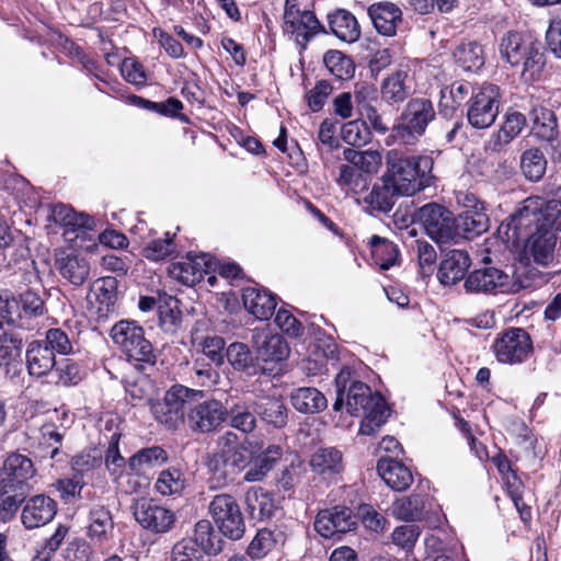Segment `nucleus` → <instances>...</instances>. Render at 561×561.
Listing matches in <instances>:
<instances>
[{
	"instance_id": "nucleus-1",
	"label": "nucleus",
	"mask_w": 561,
	"mask_h": 561,
	"mask_svg": "<svg viewBox=\"0 0 561 561\" xmlns=\"http://www.w3.org/2000/svg\"><path fill=\"white\" fill-rule=\"evenodd\" d=\"M561 214V203H545L539 197H529L507 221L499 227L502 239L512 244L525 242L524 253L536 264L548 266L553 261L557 243L554 225Z\"/></svg>"
},
{
	"instance_id": "nucleus-2",
	"label": "nucleus",
	"mask_w": 561,
	"mask_h": 561,
	"mask_svg": "<svg viewBox=\"0 0 561 561\" xmlns=\"http://www.w3.org/2000/svg\"><path fill=\"white\" fill-rule=\"evenodd\" d=\"M351 368L344 367L335 377L336 399L334 411L344 407L353 416L363 415L359 432L373 435L383 425L389 416L387 403L382 396L374 393L369 386L353 379Z\"/></svg>"
},
{
	"instance_id": "nucleus-3",
	"label": "nucleus",
	"mask_w": 561,
	"mask_h": 561,
	"mask_svg": "<svg viewBox=\"0 0 561 561\" xmlns=\"http://www.w3.org/2000/svg\"><path fill=\"white\" fill-rule=\"evenodd\" d=\"M432 164L428 157L407 156L391 149L386 157L385 182L392 183L399 195L412 196L432 184Z\"/></svg>"
},
{
	"instance_id": "nucleus-4",
	"label": "nucleus",
	"mask_w": 561,
	"mask_h": 561,
	"mask_svg": "<svg viewBox=\"0 0 561 561\" xmlns=\"http://www.w3.org/2000/svg\"><path fill=\"white\" fill-rule=\"evenodd\" d=\"M436 116L433 103L425 98L411 99L404 106L398 124L392 128V138L404 146H414L425 134Z\"/></svg>"
},
{
	"instance_id": "nucleus-5",
	"label": "nucleus",
	"mask_w": 561,
	"mask_h": 561,
	"mask_svg": "<svg viewBox=\"0 0 561 561\" xmlns=\"http://www.w3.org/2000/svg\"><path fill=\"white\" fill-rule=\"evenodd\" d=\"M110 336L129 362L150 366L157 363L153 345L146 339L144 328L136 321L121 320L116 322L110 331Z\"/></svg>"
},
{
	"instance_id": "nucleus-6",
	"label": "nucleus",
	"mask_w": 561,
	"mask_h": 561,
	"mask_svg": "<svg viewBox=\"0 0 561 561\" xmlns=\"http://www.w3.org/2000/svg\"><path fill=\"white\" fill-rule=\"evenodd\" d=\"M500 54L502 59L512 67L522 66V75L527 80L536 79L545 65V57L539 46L534 42L525 41L517 32H508L502 37Z\"/></svg>"
},
{
	"instance_id": "nucleus-7",
	"label": "nucleus",
	"mask_w": 561,
	"mask_h": 561,
	"mask_svg": "<svg viewBox=\"0 0 561 561\" xmlns=\"http://www.w3.org/2000/svg\"><path fill=\"white\" fill-rule=\"evenodd\" d=\"M204 397L202 390H195L182 385L172 386L161 401L151 403L154 419L170 430L186 423L187 412L192 404Z\"/></svg>"
},
{
	"instance_id": "nucleus-8",
	"label": "nucleus",
	"mask_w": 561,
	"mask_h": 561,
	"mask_svg": "<svg viewBox=\"0 0 561 561\" xmlns=\"http://www.w3.org/2000/svg\"><path fill=\"white\" fill-rule=\"evenodd\" d=\"M500 103L501 92L497 85L483 82L476 87L467 103L468 123L477 129L489 128L499 115Z\"/></svg>"
},
{
	"instance_id": "nucleus-9",
	"label": "nucleus",
	"mask_w": 561,
	"mask_h": 561,
	"mask_svg": "<svg viewBox=\"0 0 561 561\" xmlns=\"http://www.w3.org/2000/svg\"><path fill=\"white\" fill-rule=\"evenodd\" d=\"M415 218L438 244L448 243L457 236L456 217L440 204L432 202L423 205L416 210Z\"/></svg>"
},
{
	"instance_id": "nucleus-10",
	"label": "nucleus",
	"mask_w": 561,
	"mask_h": 561,
	"mask_svg": "<svg viewBox=\"0 0 561 561\" xmlns=\"http://www.w3.org/2000/svg\"><path fill=\"white\" fill-rule=\"evenodd\" d=\"M282 27L286 35L305 49L322 26L312 11L300 9L298 0H286Z\"/></svg>"
},
{
	"instance_id": "nucleus-11",
	"label": "nucleus",
	"mask_w": 561,
	"mask_h": 561,
	"mask_svg": "<svg viewBox=\"0 0 561 561\" xmlns=\"http://www.w3.org/2000/svg\"><path fill=\"white\" fill-rule=\"evenodd\" d=\"M209 513L224 536L231 540H238L243 536L244 519L232 495L226 493L215 495L209 503Z\"/></svg>"
},
{
	"instance_id": "nucleus-12",
	"label": "nucleus",
	"mask_w": 561,
	"mask_h": 561,
	"mask_svg": "<svg viewBox=\"0 0 561 561\" xmlns=\"http://www.w3.org/2000/svg\"><path fill=\"white\" fill-rule=\"evenodd\" d=\"M492 350L500 363L522 364L533 354V341L524 329L510 328L495 339Z\"/></svg>"
},
{
	"instance_id": "nucleus-13",
	"label": "nucleus",
	"mask_w": 561,
	"mask_h": 561,
	"mask_svg": "<svg viewBox=\"0 0 561 561\" xmlns=\"http://www.w3.org/2000/svg\"><path fill=\"white\" fill-rule=\"evenodd\" d=\"M36 474L37 469L30 457L21 453H11L0 467V483L31 493V482Z\"/></svg>"
},
{
	"instance_id": "nucleus-14",
	"label": "nucleus",
	"mask_w": 561,
	"mask_h": 561,
	"mask_svg": "<svg viewBox=\"0 0 561 561\" xmlns=\"http://www.w3.org/2000/svg\"><path fill=\"white\" fill-rule=\"evenodd\" d=\"M226 412L225 404L219 400H198L187 412L186 425L193 433L209 434L225 423Z\"/></svg>"
},
{
	"instance_id": "nucleus-15",
	"label": "nucleus",
	"mask_w": 561,
	"mask_h": 561,
	"mask_svg": "<svg viewBox=\"0 0 561 561\" xmlns=\"http://www.w3.org/2000/svg\"><path fill=\"white\" fill-rule=\"evenodd\" d=\"M136 522L145 529L162 534L169 531L174 523V513L150 499L136 500L131 506Z\"/></svg>"
},
{
	"instance_id": "nucleus-16",
	"label": "nucleus",
	"mask_w": 561,
	"mask_h": 561,
	"mask_svg": "<svg viewBox=\"0 0 561 561\" xmlns=\"http://www.w3.org/2000/svg\"><path fill=\"white\" fill-rule=\"evenodd\" d=\"M357 516L347 506H334L322 510L314 520V529L320 536L332 539L356 528Z\"/></svg>"
},
{
	"instance_id": "nucleus-17",
	"label": "nucleus",
	"mask_w": 561,
	"mask_h": 561,
	"mask_svg": "<svg viewBox=\"0 0 561 561\" xmlns=\"http://www.w3.org/2000/svg\"><path fill=\"white\" fill-rule=\"evenodd\" d=\"M250 463L247 448L234 449L227 454H213L208 457L207 468L219 483L234 482Z\"/></svg>"
},
{
	"instance_id": "nucleus-18",
	"label": "nucleus",
	"mask_w": 561,
	"mask_h": 561,
	"mask_svg": "<svg viewBox=\"0 0 561 561\" xmlns=\"http://www.w3.org/2000/svg\"><path fill=\"white\" fill-rule=\"evenodd\" d=\"M216 263L209 254H188L184 260L172 263L168 271L169 275L186 286H194L199 283L205 274L215 270Z\"/></svg>"
},
{
	"instance_id": "nucleus-19",
	"label": "nucleus",
	"mask_w": 561,
	"mask_h": 561,
	"mask_svg": "<svg viewBox=\"0 0 561 561\" xmlns=\"http://www.w3.org/2000/svg\"><path fill=\"white\" fill-rule=\"evenodd\" d=\"M87 300L91 313L95 314L99 319L107 318L117 300L116 278L106 276L96 279L90 287Z\"/></svg>"
},
{
	"instance_id": "nucleus-20",
	"label": "nucleus",
	"mask_w": 561,
	"mask_h": 561,
	"mask_svg": "<svg viewBox=\"0 0 561 561\" xmlns=\"http://www.w3.org/2000/svg\"><path fill=\"white\" fill-rule=\"evenodd\" d=\"M463 286L469 293H504L510 289V276L499 268L485 266L472 271Z\"/></svg>"
},
{
	"instance_id": "nucleus-21",
	"label": "nucleus",
	"mask_w": 561,
	"mask_h": 561,
	"mask_svg": "<svg viewBox=\"0 0 561 561\" xmlns=\"http://www.w3.org/2000/svg\"><path fill=\"white\" fill-rule=\"evenodd\" d=\"M24 503L21 522L27 529H35L48 524L57 513L56 502L45 494L33 495Z\"/></svg>"
},
{
	"instance_id": "nucleus-22",
	"label": "nucleus",
	"mask_w": 561,
	"mask_h": 561,
	"mask_svg": "<svg viewBox=\"0 0 561 561\" xmlns=\"http://www.w3.org/2000/svg\"><path fill=\"white\" fill-rule=\"evenodd\" d=\"M191 342L193 346L201 350L216 366L224 364L226 342L222 337L208 333L206 321L198 320L195 322L191 331Z\"/></svg>"
},
{
	"instance_id": "nucleus-23",
	"label": "nucleus",
	"mask_w": 561,
	"mask_h": 561,
	"mask_svg": "<svg viewBox=\"0 0 561 561\" xmlns=\"http://www.w3.org/2000/svg\"><path fill=\"white\" fill-rule=\"evenodd\" d=\"M59 275L76 287L82 286L90 277V262L78 254L60 253L55 260Z\"/></svg>"
},
{
	"instance_id": "nucleus-24",
	"label": "nucleus",
	"mask_w": 561,
	"mask_h": 561,
	"mask_svg": "<svg viewBox=\"0 0 561 561\" xmlns=\"http://www.w3.org/2000/svg\"><path fill=\"white\" fill-rule=\"evenodd\" d=\"M470 265L471 259L467 251L450 250L440 261L437 277L445 286L455 285L463 279Z\"/></svg>"
},
{
	"instance_id": "nucleus-25",
	"label": "nucleus",
	"mask_w": 561,
	"mask_h": 561,
	"mask_svg": "<svg viewBox=\"0 0 561 561\" xmlns=\"http://www.w3.org/2000/svg\"><path fill=\"white\" fill-rule=\"evenodd\" d=\"M368 15L376 31L385 36H393L397 27L402 23L401 9L388 1L373 3L368 8Z\"/></svg>"
},
{
	"instance_id": "nucleus-26",
	"label": "nucleus",
	"mask_w": 561,
	"mask_h": 561,
	"mask_svg": "<svg viewBox=\"0 0 561 561\" xmlns=\"http://www.w3.org/2000/svg\"><path fill=\"white\" fill-rule=\"evenodd\" d=\"M26 367L31 376L41 378L51 375L56 359L53 350L47 346V343L42 341H33L28 344L26 353Z\"/></svg>"
},
{
	"instance_id": "nucleus-27",
	"label": "nucleus",
	"mask_w": 561,
	"mask_h": 561,
	"mask_svg": "<svg viewBox=\"0 0 561 561\" xmlns=\"http://www.w3.org/2000/svg\"><path fill=\"white\" fill-rule=\"evenodd\" d=\"M114 530V522L108 507L103 504H93L89 511V525L87 537L94 545L107 542Z\"/></svg>"
},
{
	"instance_id": "nucleus-28",
	"label": "nucleus",
	"mask_w": 561,
	"mask_h": 561,
	"mask_svg": "<svg viewBox=\"0 0 561 561\" xmlns=\"http://www.w3.org/2000/svg\"><path fill=\"white\" fill-rule=\"evenodd\" d=\"M253 342L256 347V357L262 362H282L287 358L289 347L278 334H270L266 331L255 332Z\"/></svg>"
},
{
	"instance_id": "nucleus-29",
	"label": "nucleus",
	"mask_w": 561,
	"mask_h": 561,
	"mask_svg": "<svg viewBox=\"0 0 561 561\" xmlns=\"http://www.w3.org/2000/svg\"><path fill=\"white\" fill-rule=\"evenodd\" d=\"M168 461V453L160 446L139 449L128 459L131 473L149 479L151 472Z\"/></svg>"
},
{
	"instance_id": "nucleus-30",
	"label": "nucleus",
	"mask_w": 561,
	"mask_h": 561,
	"mask_svg": "<svg viewBox=\"0 0 561 561\" xmlns=\"http://www.w3.org/2000/svg\"><path fill=\"white\" fill-rule=\"evenodd\" d=\"M225 422L243 434L252 433L256 427L254 403L244 399H237L231 404L225 405Z\"/></svg>"
},
{
	"instance_id": "nucleus-31",
	"label": "nucleus",
	"mask_w": 561,
	"mask_h": 561,
	"mask_svg": "<svg viewBox=\"0 0 561 561\" xmlns=\"http://www.w3.org/2000/svg\"><path fill=\"white\" fill-rule=\"evenodd\" d=\"M377 471L386 484L394 491H404L413 482L410 469L392 458L379 459Z\"/></svg>"
},
{
	"instance_id": "nucleus-32",
	"label": "nucleus",
	"mask_w": 561,
	"mask_h": 561,
	"mask_svg": "<svg viewBox=\"0 0 561 561\" xmlns=\"http://www.w3.org/2000/svg\"><path fill=\"white\" fill-rule=\"evenodd\" d=\"M525 126L526 117L523 113L517 111H508L505 114V119L500 130L496 134H493L488 141V149L494 152H500L506 145H508L522 133Z\"/></svg>"
},
{
	"instance_id": "nucleus-33",
	"label": "nucleus",
	"mask_w": 561,
	"mask_h": 561,
	"mask_svg": "<svg viewBox=\"0 0 561 561\" xmlns=\"http://www.w3.org/2000/svg\"><path fill=\"white\" fill-rule=\"evenodd\" d=\"M242 300L244 308L257 320L270 319L276 308L274 295L254 287H248L243 290Z\"/></svg>"
},
{
	"instance_id": "nucleus-34",
	"label": "nucleus",
	"mask_w": 561,
	"mask_h": 561,
	"mask_svg": "<svg viewBox=\"0 0 561 561\" xmlns=\"http://www.w3.org/2000/svg\"><path fill=\"white\" fill-rule=\"evenodd\" d=\"M409 73L405 70H396L381 83V99L389 105L404 102L411 92Z\"/></svg>"
},
{
	"instance_id": "nucleus-35",
	"label": "nucleus",
	"mask_w": 561,
	"mask_h": 561,
	"mask_svg": "<svg viewBox=\"0 0 561 561\" xmlns=\"http://www.w3.org/2000/svg\"><path fill=\"white\" fill-rule=\"evenodd\" d=\"M329 26L337 38L346 43H354L360 36V26L356 18L344 9L329 15Z\"/></svg>"
},
{
	"instance_id": "nucleus-36",
	"label": "nucleus",
	"mask_w": 561,
	"mask_h": 561,
	"mask_svg": "<svg viewBox=\"0 0 561 561\" xmlns=\"http://www.w3.org/2000/svg\"><path fill=\"white\" fill-rule=\"evenodd\" d=\"M380 180L381 183H375L364 197V203L368 205L370 211L387 214L393 208L396 198L400 195L392 183L385 182V175Z\"/></svg>"
},
{
	"instance_id": "nucleus-37",
	"label": "nucleus",
	"mask_w": 561,
	"mask_h": 561,
	"mask_svg": "<svg viewBox=\"0 0 561 561\" xmlns=\"http://www.w3.org/2000/svg\"><path fill=\"white\" fill-rule=\"evenodd\" d=\"M254 410L263 422L276 428H282L287 424L288 410L278 398L264 397L254 402Z\"/></svg>"
},
{
	"instance_id": "nucleus-38",
	"label": "nucleus",
	"mask_w": 561,
	"mask_h": 561,
	"mask_svg": "<svg viewBox=\"0 0 561 561\" xmlns=\"http://www.w3.org/2000/svg\"><path fill=\"white\" fill-rule=\"evenodd\" d=\"M529 115L533 123L531 129L536 137L546 141H552L557 138L558 123L551 110L542 105H535Z\"/></svg>"
},
{
	"instance_id": "nucleus-39",
	"label": "nucleus",
	"mask_w": 561,
	"mask_h": 561,
	"mask_svg": "<svg viewBox=\"0 0 561 561\" xmlns=\"http://www.w3.org/2000/svg\"><path fill=\"white\" fill-rule=\"evenodd\" d=\"M457 232L461 231L463 237L472 239L488 231L489 217L484 211V207L480 209H465L456 218Z\"/></svg>"
},
{
	"instance_id": "nucleus-40",
	"label": "nucleus",
	"mask_w": 561,
	"mask_h": 561,
	"mask_svg": "<svg viewBox=\"0 0 561 561\" xmlns=\"http://www.w3.org/2000/svg\"><path fill=\"white\" fill-rule=\"evenodd\" d=\"M312 470L324 477H332L342 471V453L335 447L317 449L310 458Z\"/></svg>"
},
{
	"instance_id": "nucleus-41",
	"label": "nucleus",
	"mask_w": 561,
	"mask_h": 561,
	"mask_svg": "<svg viewBox=\"0 0 561 561\" xmlns=\"http://www.w3.org/2000/svg\"><path fill=\"white\" fill-rule=\"evenodd\" d=\"M293 407L301 413H318L327 408V399L318 389L301 387L290 393Z\"/></svg>"
},
{
	"instance_id": "nucleus-42",
	"label": "nucleus",
	"mask_w": 561,
	"mask_h": 561,
	"mask_svg": "<svg viewBox=\"0 0 561 561\" xmlns=\"http://www.w3.org/2000/svg\"><path fill=\"white\" fill-rule=\"evenodd\" d=\"M186 486V473L174 466L163 469L154 483L156 491L162 496L181 495Z\"/></svg>"
},
{
	"instance_id": "nucleus-43",
	"label": "nucleus",
	"mask_w": 561,
	"mask_h": 561,
	"mask_svg": "<svg viewBox=\"0 0 561 561\" xmlns=\"http://www.w3.org/2000/svg\"><path fill=\"white\" fill-rule=\"evenodd\" d=\"M343 158L360 173L366 175L368 180L379 171L382 164L381 153L377 150L359 151L347 148L343 151Z\"/></svg>"
},
{
	"instance_id": "nucleus-44",
	"label": "nucleus",
	"mask_w": 561,
	"mask_h": 561,
	"mask_svg": "<svg viewBox=\"0 0 561 561\" xmlns=\"http://www.w3.org/2000/svg\"><path fill=\"white\" fill-rule=\"evenodd\" d=\"M190 540L195 542L196 548L206 556H216L222 550V541L207 519H202L196 523L193 538Z\"/></svg>"
},
{
	"instance_id": "nucleus-45",
	"label": "nucleus",
	"mask_w": 561,
	"mask_h": 561,
	"mask_svg": "<svg viewBox=\"0 0 561 561\" xmlns=\"http://www.w3.org/2000/svg\"><path fill=\"white\" fill-rule=\"evenodd\" d=\"M456 64L465 71H477L484 65L482 47L477 42H462L453 53Z\"/></svg>"
},
{
	"instance_id": "nucleus-46",
	"label": "nucleus",
	"mask_w": 561,
	"mask_h": 561,
	"mask_svg": "<svg viewBox=\"0 0 561 561\" xmlns=\"http://www.w3.org/2000/svg\"><path fill=\"white\" fill-rule=\"evenodd\" d=\"M28 495V492L0 483V522H11Z\"/></svg>"
},
{
	"instance_id": "nucleus-47",
	"label": "nucleus",
	"mask_w": 561,
	"mask_h": 561,
	"mask_svg": "<svg viewBox=\"0 0 561 561\" xmlns=\"http://www.w3.org/2000/svg\"><path fill=\"white\" fill-rule=\"evenodd\" d=\"M425 507L424 497L419 494L403 496L394 501L390 507L391 514L400 520H419Z\"/></svg>"
},
{
	"instance_id": "nucleus-48",
	"label": "nucleus",
	"mask_w": 561,
	"mask_h": 561,
	"mask_svg": "<svg viewBox=\"0 0 561 561\" xmlns=\"http://www.w3.org/2000/svg\"><path fill=\"white\" fill-rule=\"evenodd\" d=\"M323 64L329 72L339 80H348L355 73L353 59L336 49H330L324 54Z\"/></svg>"
},
{
	"instance_id": "nucleus-49",
	"label": "nucleus",
	"mask_w": 561,
	"mask_h": 561,
	"mask_svg": "<svg viewBox=\"0 0 561 561\" xmlns=\"http://www.w3.org/2000/svg\"><path fill=\"white\" fill-rule=\"evenodd\" d=\"M283 537L282 531H273L267 528L260 529L248 547V554L253 559L263 558L277 542L283 540Z\"/></svg>"
},
{
	"instance_id": "nucleus-50",
	"label": "nucleus",
	"mask_w": 561,
	"mask_h": 561,
	"mask_svg": "<svg viewBox=\"0 0 561 561\" xmlns=\"http://www.w3.org/2000/svg\"><path fill=\"white\" fill-rule=\"evenodd\" d=\"M547 168V160L541 150L528 149L520 158V169L524 175L531 182L539 181Z\"/></svg>"
},
{
	"instance_id": "nucleus-51",
	"label": "nucleus",
	"mask_w": 561,
	"mask_h": 561,
	"mask_svg": "<svg viewBox=\"0 0 561 561\" xmlns=\"http://www.w3.org/2000/svg\"><path fill=\"white\" fill-rule=\"evenodd\" d=\"M23 340L14 332L0 333V366H10L21 358Z\"/></svg>"
},
{
	"instance_id": "nucleus-52",
	"label": "nucleus",
	"mask_w": 561,
	"mask_h": 561,
	"mask_svg": "<svg viewBox=\"0 0 561 561\" xmlns=\"http://www.w3.org/2000/svg\"><path fill=\"white\" fill-rule=\"evenodd\" d=\"M371 245L374 248L373 255L375 262L381 270H389L397 263L400 252L393 242L374 236L371 238Z\"/></svg>"
},
{
	"instance_id": "nucleus-53",
	"label": "nucleus",
	"mask_w": 561,
	"mask_h": 561,
	"mask_svg": "<svg viewBox=\"0 0 561 561\" xmlns=\"http://www.w3.org/2000/svg\"><path fill=\"white\" fill-rule=\"evenodd\" d=\"M245 503L252 516L268 518L274 513V502L268 494L251 489L245 494Z\"/></svg>"
},
{
	"instance_id": "nucleus-54",
	"label": "nucleus",
	"mask_w": 561,
	"mask_h": 561,
	"mask_svg": "<svg viewBox=\"0 0 561 561\" xmlns=\"http://www.w3.org/2000/svg\"><path fill=\"white\" fill-rule=\"evenodd\" d=\"M336 183L341 187L347 188L357 194L367 188L369 180L354 165L348 163L341 164L339 167V178L336 179Z\"/></svg>"
},
{
	"instance_id": "nucleus-55",
	"label": "nucleus",
	"mask_w": 561,
	"mask_h": 561,
	"mask_svg": "<svg viewBox=\"0 0 561 561\" xmlns=\"http://www.w3.org/2000/svg\"><path fill=\"white\" fill-rule=\"evenodd\" d=\"M175 252L173 237L167 232L163 239H154L146 244L142 254L150 261H161Z\"/></svg>"
},
{
	"instance_id": "nucleus-56",
	"label": "nucleus",
	"mask_w": 561,
	"mask_h": 561,
	"mask_svg": "<svg viewBox=\"0 0 561 561\" xmlns=\"http://www.w3.org/2000/svg\"><path fill=\"white\" fill-rule=\"evenodd\" d=\"M341 136L346 144L360 147L369 140L370 131L365 122L355 119L342 126Z\"/></svg>"
},
{
	"instance_id": "nucleus-57",
	"label": "nucleus",
	"mask_w": 561,
	"mask_h": 561,
	"mask_svg": "<svg viewBox=\"0 0 561 561\" xmlns=\"http://www.w3.org/2000/svg\"><path fill=\"white\" fill-rule=\"evenodd\" d=\"M50 382L56 385H76L80 380V370L76 363L70 359H64L56 366L50 375Z\"/></svg>"
},
{
	"instance_id": "nucleus-58",
	"label": "nucleus",
	"mask_w": 561,
	"mask_h": 561,
	"mask_svg": "<svg viewBox=\"0 0 561 561\" xmlns=\"http://www.w3.org/2000/svg\"><path fill=\"white\" fill-rule=\"evenodd\" d=\"M126 392L130 397L134 405L141 402H148L150 404L153 403L152 396L154 393V386L146 376H141L135 381L128 383Z\"/></svg>"
},
{
	"instance_id": "nucleus-59",
	"label": "nucleus",
	"mask_w": 561,
	"mask_h": 561,
	"mask_svg": "<svg viewBox=\"0 0 561 561\" xmlns=\"http://www.w3.org/2000/svg\"><path fill=\"white\" fill-rule=\"evenodd\" d=\"M19 302L22 316L25 317H41L46 311L44 300L34 289H26L21 293Z\"/></svg>"
},
{
	"instance_id": "nucleus-60",
	"label": "nucleus",
	"mask_w": 561,
	"mask_h": 561,
	"mask_svg": "<svg viewBox=\"0 0 561 561\" xmlns=\"http://www.w3.org/2000/svg\"><path fill=\"white\" fill-rule=\"evenodd\" d=\"M420 535V527L412 524L397 527L391 537L396 546L409 552L414 548Z\"/></svg>"
},
{
	"instance_id": "nucleus-61",
	"label": "nucleus",
	"mask_w": 561,
	"mask_h": 561,
	"mask_svg": "<svg viewBox=\"0 0 561 561\" xmlns=\"http://www.w3.org/2000/svg\"><path fill=\"white\" fill-rule=\"evenodd\" d=\"M171 561H208L192 540H181L172 548Z\"/></svg>"
},
{
	"instance_id": "nucleus-62",
	"label": "nucleus",
	"mask_w": 561,
	"mask_h": 561,
	"mask_svg": "<svg viewBox=\"0 0 561 561\" xmlns=\"http://www.w3.org/2000/svg\"><path fill=\"white\" fill-rule=\"evenodd\" d=\"M225 357L237 370H244L251 366L252 355L249 347L243 343H232L228 346Z\"/></svg>"
},
{
	"instance_id": "nucleus-63",
	"label": "nucleus",
	"mask_w": 561,
	"mask_h": 561,
	"mask_svg": "<svg viewBox=\"0 0 561 561\" xmlns=\"http://www.w3.org/2000/svg\"><path fill=\"white\" fill-rule=\"evenodd\" d=\"M332 91L333 88L329 81H318L316 85L306 94L308 107L312 112H319L320 110H322Z\"/></svg>"
},
{
	"instance_id": "nucleus-64",
	"label": "nucleus",
	"mask_w": 561,
	"mask_h": 561,
	"mask_svg": "<svg viewBox=\"0 0 561 561\" xmlns=\"http://www.w3.org/2000/svg\"><path fill=\"white\" fill-rule=\"evenodd\" d=\"M0 317L11 324L18 323L23 318L19 299L8 291L0 294Z\"/></svg>"
}]
</instances>
